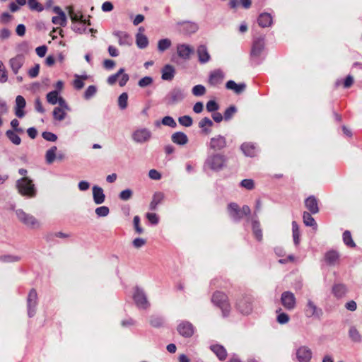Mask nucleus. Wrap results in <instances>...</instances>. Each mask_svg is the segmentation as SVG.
I'll list each match as a JSON object with an SVG mask.
<instances>
[{"mask_svg": "<svg viewBox=\"0 0 362 362\" xmlns=\"http://www.w3.org/2000/svg\"><path fill=\"white\" fill-rule=\"evenodd\" d=\"M240 186L247 189L251 190L254 188L255 183L252 179H245L241 181Z\"/></svg>", "mask_w": 362, "mask_h": 362, "instance_id": "nucleus-63", "label": "nucleus"}, {"mask_svg": "<svg viewBox=\"0 0 362 362\" xmlns=\"http://www.w3.org/2000/svg\"><path fill=\"white\" fill-rule=\"evenodd\" d=\"M150 325L154 327H160L163 325V319L159 316L152 315L149 320Z\"/></svg>", "mask_w": 362, "mask_h": 362, "instance_id": "nucleus-59", "label": "nucleus"}, {"mask_svg": "<svg viewBox=\"0 0 362 362\" xmlns=\"http://www.w3.org/2000/svg\"><path fill=\"white\" fill-rule=\"evenodd\" d=\"M8 140L14 145L18 146L21 143V139L14 131L8 129L5 133Z\"/></svg>", "mask_w": 362, "mask_h": 362, "instance_id": "nucleus-42", "label": "nucleus"}, {"mask_svg": "<svg viewBox=\"0 0 362 362\" xmlns=\"http://www.w3.org/2000/svg\"><path fill=\"white\" fill-rule=\"evenodd\" d=\"M264 47V42L263 38H258L253 42L251 57H258L260 56Z\"/></svg>", "mask_w": 362, "mask_h": 362, "instance_id": "nucleus-23", "label": "nucleus"}, {"mask_svg": "<svg viewBox=\"0 0 362 362\" xmlns=\"http://www.w3.org/2000/svg\"><path fill=\"white\" fill-rule=\"evenodd\" d=\"M119 78V85L121 87L124 86L129 79V75L127 74H124V69L123 68L119 69L116 74L110 75L107 78V82L109 85L112 86L116 83Z\"/></svg>", "mask_w": 362, "mask_h": 362, "instance_id": "nucleus-13", "label": "nucleus"}, {"mask_svg": "<svg viewBox=\"0 0 362 362\" xmlns=\"http://www.w3.org/2000/svg\"><path fill=\"white\" fill-rule=\"evenodd\" d=\"M152 136L151 130L147 128H139L134 130L132 134V140L137 144H144L148 142Z\"/></svg>", "mask_w": 362, "mask_h": 362, "instance_id": "nucleus-9", "label": "nucleus"}, {"mask_svg": "<svg viewBox=\"0 0 362 362\" xmlns=\"http://www.w3.org/2000/svg\"><path fill=\"white\" fill-rule=\"evenodd\" d=\"M343 241L346 245L350 247H354L356 246L355 243L352 240L351 233L349 230H346L344 232Z\"/></svg>", "mask_w": 362, "mask_h": 362, "instance_id": "nucleus-50", "label": "nucleus"}, {"mask_svg": "<svg viewBox=\"0 0 362 362\" xmlns=\"http://www.w3.org/2000/svg\"><path fill=\"white\" fill-rule=\"evenodd\" d=\"M292 233L293 243L295 245H298L300 243V230L296 221L292 222Z\"/></svg>", "mask_w": 362, "mask_h": 362, "instance_id": "nucleus-44", "label": "nucleus"}, {"mask_svg": "<svg viewBox=\"0 0 362 362\" xmlns=\"http://www.w3.org/2000/svg\"><path fill=\"white\" fill-rule=\"evenodd\" d=\"M21 260V257L18 255L6 254L0 255V262L3 263H14Z\"/></svg>", "mask_w": 362, "mask_h": 362, "instance_id": "nucleus-37", "label": "nucleus"}, {"mask_svg": "<svg viewBox=\"0 0 362 362\" xmlns=\"http://www.w3.org/2000/svg\"><path fill=\"white\" fill-rule=\"evenodd\" d=\"M52 22L55 25H59L61 26L64 27L66 25L67 18H66V15H63L62 16H53L52 18Z\"/></svg>", "mask_w": 362, "mask_h": 362, "instance_id": "nucleus-52", "label": "nucleus"}, {"mask_svg": "<svg viewBox=\"0 0 362 362\" xmlns=\"http://www.w3.org/2000/svg\"><path fill=\"white\" fill-rule=\"evenodd\" d=\"M226 87L228 90H233L236 94H240L245 90L246 85L244 83L237 84L234 81L230 80L226 83Z\"/></svg>", "mask_w": 362, "mask_h": 362, "instance_id": "nucleus-33", "label": "nucleus"}, {"mask_svg": "<svg viewBox=\"0 0 362 362\" xmlns=\"http://www.w3.org/2000/svg\"><path fill=\"white\" fill-rule=\"evenodd\" d=\"M303 223L305 226L313 227L314 229H317V223L311 216V213L304 211L303 215Z\"/></svg>", "mask_w": 362, "mask_h": 362, "instance_id": "nucleus-40", "label": "nucleus"}, {"mask_svg": "<svg viewBox=\"0 0 362 362\" xmlns=\"http://www.w3.org/2000/svg\"><path fill=\"white\" fill-rule=\"evenodd\" d=\"M37 305V293L35 289L30 291L27 298V310L29 317H33L36 313Z\"/></svg>", "mask_w": 362, "mask_h": 362, "instance_id": "nucleus-14", "label": "nucleus"}, {"mask_svg": "<svg viewBox=\"0 0 362 362\" xmlns=\"http://www.w3.org/2000/svg\"><path fill=\"white\" fill-rule=\"evenodd\" d=\"M86 21L83 22H79L78 23H74L71 26V29L79 34H82L86 31V28L85 27Z\"/></svg>", "mask_w": 362, "mask_h": 362, "instance_id": "nucleus-54", "label": "nucleus"}, {"mask_svg": "<svg viewBox=\"0 0 362 362\" xmlns=\"http://www.w3.org/2000/svg\"><path fill=\"white\" fill-rule=\"evenodd\" d=\"M214 123L209 117H204L199 122V127L202 129V133L208 135L211 133V127Z\"/></svg>", "mask_w": 362, "mask_h": 362, "instance_id": "nucleus-31", "label": "nucleus"}, {"mask_svg": "<svg viewBox=\"0 0 362 362\" xmlns=\"http://www.w3.org/2000/svg\"><path fill=\"white\" fill-rule=\"evenodd\" d=\"M162 124L165 126H168L172 128L177 127V123L175 119L170 116H165L162 119Z\"/></svg>", "mask_w": 362, "mask_h": 362, "instance_id": "nucleus-60", "label": "nucleus"}, {"mask_svg": "<svg viewBox=\"0 0 362 362\" xmlns=\"http://www.w3.org/2000/svg\"><path fill=\"white\" fill-rule=\"evenodd\" d=\"M296 358L298 362H309L313 356L311 349L307 346H301L296 349Z\"/></svg>", "mask_w": 362, "mask_h": 362, "instance_id": "nucleus-16", "label": "nucleus"}, {"mask_svg": "<svg viewBox=\"0 0 362 362\" xmlns=\"http://www.w3.org/2000/svg\"><path fill=\"white\" fill-rule=\"evenodd\" d=\"M257 22L262 28L269 27L273 23V18L269 13H262L259 16Z\"/></svg>", "mask_w": 362, "mask_h": 362, "instance_id": "nucleus-29", "label": "nucleus"}, {"mask_svg": "<svg viewBox=\"0 0 362 362\" xmlns=\"http://www.w3.org/2000/svg\"><path fill=\"white\" fill-rule=\"evenodd\" d=\"M128 94L122 93L118 98V106L121 110H124L127 107Z\"/></svg>", "mask_w": 362, "mask_h": 362, "instance_id": "nucleus-51", "label": "nucleus"}, {"mask_svg": "<svg viewBox=\"0 0 362 362\" xmlns=\"http://www.w3.org/2000/svg\"><path fill=\"white\" fill-rule=\"evenodd\" d=\"M95 212L98 217H105L109 214L110 209L106 206H102L96 208Z\"/></svg>", "mask_w": 362, "mask_h": 362, "instance_id": "nucleus-58", "label": "nucleus"}, {"mask_svg": "<svg viewBox=\"0 0 362 362\" xmlns=\"http://www.w3.org/2000/svg\"><path fill=\"white\" fill-rule=\"evenodd\" d=\"M25 62V56L23 54H18L11 57L8 61V66L14 75L19 74L21 69Z\"/></svg>", "mask_w": 362, "mask_h": 362, "instance_id": "nucleus-11", "label": "nucleus"}, {"mask_svg": "<svg viewBox=\"0 0 362 362\" xmlns=\"http://www.w3.org/2000/svg\"><path fill=\"white\" fill-rule=\"evenodd\" d=\"M97 93V88L95 86L91 85L89 86L84 93V98L86 100H90L93 98Z\"/></svg>", "mask_w": 362, "mask_h": 362, "instance_id": "nucleus-55", "label": "nucleus"}, {"mask_svg": "<svg viewBox=\"0 0 362 362\" xmlns=\"http://www.w3.org/2000/svg\"><path fill=\"white\" fill-rule=\"evenodd\" d=\"M325 260L328 265L334 266L339 262V254L336 250H329L325 253Z\"/></svg>", "mask_w": 362, "mask_h": 362, "instance_id": "nucleus-26", "label": "nucleus"}, {"mask_svg": "<svg viewBox=\"0 0 362 362\" xmlns=\"http://www.w3.org/2000/svg\"><path fill=\"white\" fill-rule=\"evenodd\" d=\"M207 146L214 152L221 151L227 146L226 139L222 135H216L210 139Z\"/></svg>", "mask_w": 362, "mask_h": 362, "instance_id": "nucleus-10", "label": "nucleus"}, {"mask_svg": "<svg viewBox=\"0 0 362 362\" xmlns=\"http://www.w3.org/2000/svg\"><path fill=\"white\" fill-rule=\"evenodd\" d=\"M67 9L69 11V14L71 21L73 22V24L78 23L79 22H83L85 21L82 19V15H78L74 13L73 8L71 6L68 7Z\"/></svg>", "mask_w": 362, "mask_h": 362, "instance_id": "nucleus-47", "label": "nucleus"}, {"mask_svg": "<svg viewBox=\"0 0 362 362\" xmlns=\"http://www.w3.org/2000/svg\"><path fill=\"white\" fill-rule=\"evenodd\" d=\"M17 187L21 194L28 197H34L36 195V189L33 181L25 177L17 181Z\"/></svg>", "mask_w": 362, "mask_h": 362, "instance_id": "nucleus-2", "label": "nucleus"}, {"mask_svg": "<svg viewBox=\"0 0 362 362\" xmlns=\"http://www.w3.org/2000/svg\"><path fill=\"white\" fill-rule=\"evenodd\" d=\"M171 140L174 144L180 146L185 145L189 141L187 136L182 132L173 133L171 136Z\"/></svg>", "mask_w": 362, "mask_h": 362, "instance_id": "nucleus-28", "label": "nucleus"}, {"mask_svg": "<svg viewBox=\"0 0 362 362\" xmlns=\"http://www.w3.org/2000/svg\"><path fill=\"white\" fill-rule=\"evenodd\" d=\"M185 98V93L180 88L172 89L165 98L168 105H174L182 101Z\"/></svg>", "mask_w": 362, "mask_h": 362, "instance_id": "nucleus-15", "label": "nucleus"}, {"mask_svg": "<svg viewBox=\"0 0 362 362\" xmlns=\"http://www.w3.org/2000/svg\"><path fill=\"white\" fill-rule=\"evenodd\" d=\"M136 43L139 48L144 49L148 45V40L145 35L138 33L136 35Z\"/></svg>", "mask_w": 362, "mask_h": 362, "instance_id": "nucleus-39", "label": "nucleus"}, {"mask_svg": "<svg viewBox=\"0 0 362 362\" xmlns=\"http://www.w3.org/2000/svg\"><path fill=\"white\" fill-rule=\"evenodd\" d=\"M305 206L313 214H315L319 211L318 202L314 196H310L305 200Z\"/></svg>", "mask_w": 362, "mask_h": 362, "instance_id": "nucleus-27", "label": "nucleus"}, {"mask_svg": "<svg viewBox=\"0 0 362 362\" xmlns=\"http://www.w3.org/2000/svg\"><path fill=\"white\" fill-rule=\"evenodd\" d=\"M281 303L287 310H293L296 307V298L291 291H284L281 296Z\"/></svg>", "mask_w": 362, "mask_h": 362, "instance_id": "nucleus-12", "label": "nucleus"}, {"mask_svg": "<svg viewBox=\"0 0 362 362\" xmlns=\"http://www.w3.org/2000/svg\"><path fill=\"white\" fill-rule=\"evenodd\" d=\"M8 81V74L6 67L2 61L0 60V83H4Z\"/></svg>", "mask_w": 362, "mask_h": 362, "instance_id": "nucleus-57", "label": "nucleus"}, {"mask_svg": "<svg viewBox=\"0 0 362 362\" xmlns=\"http://www.w3.org/2000/svg\"><path fill=\"white\" fill-rule=\"evenodd\" d=\"M113 35L118 38V43L120 46H130L132 43L131 37L125 32L117 30Z\"/></svg>", "mask_w": 362, "mask_h": 362, "instance_id": "nucleus-22", "label": "nucleus"}, {"mask_svg": "<svg viewBox=\"0 0 362 362\" xmlns=\"http://www.w3.org/2000/svg\"><path fill=\"white\" fill-rule=\"evenodd\" d=\"M206 110L209 112H215L218 110L219 105L214 100H209L207 102L206 105Z\"/></svg>", "mask_w": 362, "mask_h": 362, "instance_id": "nucleus-62", "label": "nucleus"}, {"mask_svg": "<svg viewBox=\"0 0 362 362\" xmlns=\"http://www.w3.org/2000/svg\"><path fill=\"white\" fill-rule=\"evenodd\" d=\"M228 211L230 217L235 221H239L243 218L241 209L236 203H230L228 205Z\"/></svg>", "mask_w": 362, "mask_h": 362, "instance_id": "nucleus-21", "label": "nucleus"}, {"mask_svg": "<svg viewBox=\"0 0 362 362\" xmlns=\"http://www.w3.org/2000/svg\"><path fill=\"white\" fill-rule=\"evenodd\" d=\"M178 122L180 125L183 127H189L193 124V119L189 115H184L178 118Z\"/></svg>", "mask_w": 362, "mask_h": 362, "instance_id": "nucleus-48", "label": "nucleus"}, {"mask_svg": "<svg viewBox=\"0 0 362 362\" xmlns=\"http://www.w3.org/2000/svg\"><path fill=\"white\" fill-rule=\"evenodd\" d=\"M57 151V147L54 146L49 148L45 153V160L47 164H52L54 163L57 155L56 152Z\"/></svg>", "mask_w": 362, "mask_h": 362, "instance_id": "nucleus-41", "label": "nucleus"}, {"mask_svg": "<svg viewBox=\"0 0 362 362\" xmlns=\"http://www.w3.org/2000/svg\"><path fill=\"white\" fill-rule=\"evenodd\" d=\"M133 299L139 309L146 310L150 306L145 292L139 287L134 288Z\"/></svg>", "mask_w": 362, "mask_h": 362, "instance_id": "nucleus-8", "label": "nucleus"}, {"mask_svg": "<svg viewBox=\"0 0 362 362\" xmlns=\"http://www.w3.org/2000/svg\"><path fill=\"white\" fill-rule=\"evenodd\" d=\"M16 214L18 220L23 224L31 228L40 227L39 221L31 214L25 213L22 209H17Z\"/></svg>", "mask_w": 362, "mask_h": 362, "instance_id": "nucleus-6", "label": "nucleus"}, {"mask_svg": "<svg viewBox=\"0 0 362 362\" xmlns=\"http://www.w3.org/2000/svg\"><path fill=\"white\" fill-rule=\"evenodd\" d=\"M349 337L355 343L362 342V335L356 326H351L348 332Z\"/></svg>", "mask_w": 362, "mask_h": 362, "instance_id": "nucleus-34", "label": "nucleus"}, {"mask_svg": "<svg viewBox=\"0 0 362 362\" xmlns=\"http://www.w3.org/2000/svg\"><path fill=\"white\" fill-rule=\"evenodd\" d=\"M153 81L152 77L145 76L138 81V86L141 88H145L151 86L153 83Z\"/></svg>", "mask_w": 362, "mask_h": 362, "instance_id": "nucleus-61", "label": "nucleus"}, {"mask_svg": "<svg viewBox=\"0 0 362 362\" xmlns=\"http://www.w3.org/2000/svg\"><path fill=\"white\" fill-rule=\"evenodd\" d=\"M252 228L253 235H255V238L258 241H261L262 240V231L260 228V223L257 220H252Z\"/></svg>", "mask_w": 362, "mask_h": 362, "instance_id": "nucleus-38", "label": "nucleus"}, {"mask_svg": "<svg viewBox=\"0 0 362 362\" xmlns=\"http://www.w3.org/2000/svg\"><path fill=\"white\" fill-rule=\"evenodd\" d=\"M197 53L198 55L199 61L201 64H206L209 62L211 57L209 54L207 47L204 45L198 46L197 49Z\"/></svg>", "mask_w": 362, "mask_h": 362, "instance_id": "nucleus-25", "label": "nucleus"}, {"mask_svg": "<svg viewBox=\"0 0 362 362\" xmlns=\"http://www.w3.org/2000/svg\"><path fill=\"white\" fill-rule=\"evenodd\" d=\"M194 96H202L206 93V88L203 85H196L192 89Z\"/></svg>", "mask_w": 362, "mask_h": 362, "instance_id": "nucleus-56", "label": "nucleus"}, {"mask_svg": "<svg viewBox=\"0 0 362 362\" xmlns=\"http://www.w3.org/2000/svg\"><path fill=\"white\" fill-rule=\"evenodd\" d=\"M171 45V40L168 38L160 40L158 42V49L159 52H163L170 48Z\"/></svg>", "mask_w": 362, "mask_h": 362, "instance_id": "nucleus-46", "label": "nucleus"}, {"mask_svg": "<svg viewBox=\"0 0 362 362\" xmlns=\"http://www.w3.org/2000/svg\"><path fill=\"white\" fill-rule=\"evenodd\" d=\"M211 301L215 305L220 308L224 317L229 315L230 306L228 302V297L225 293L220 291L215 292L212 296Z\"/></svg>", "mask_w": 362, "mask_h": 362, "instance_id": "nucleus-3", "label": "nucleus"}, {"mask_svg": "<svg viewBox=\"0 0 362 362\" xmlns=\"http://www.w3.org/2000/svg\"><path fill=\"white\" fill-rule=\"evenodd\" d=\"M226 156L221 153L213 152L209 153L204 160L203 168L204 170L220 172L227 165Z\"/></svg>", "mask_w": 362, "mask_h": 362, "instance_id": "nucleus-1", "label": "nucleus"}, {"mask_svg": "<svg viewBox=\"0 0 362 362\" xmlns=\"http://www.w3.org/2000/svg\"><path fill=\"white\" fill-rule=\"evenodd\" d=\"M132 196V191L130 189L122 190L119 195L120 199L123 201L129 200Z\"/></svg>", "mask_w": 362, "mask_h": 362, "instance_id": "nucleus-64", "label": "nucleus"}, {"mask_svg": "<svg viewBox=\"0 0 362 362\" xmlns=\"http://www.w3.org/2000/svg\"><path fill=\"white\" fill-rule=\"evenodd\" d=\"M59 97V92L57 90L50 91L46 95L47 101L51 105L57 104Z\"/></svg>", "mask_w": 362, "mask_h": 362, "instance_id": "nucleus-43", "label": "nucleus"}, {"mask_svg": "<svg viewBox=\"0 0 362 362\" xmlns=\"http://www.w3.org/2000/svg\"><path fill=\"white\" fill-rule=\"evenodd\" d=\"M177 330L180 335L187 338L193 335L194 327L188 321H182L178 324Z\"/></svg>", "mask_w": 362, "mask_h": 362, "instance_id": "nucleus-17", "label": "nucleus"}, {"mask_svg": "<svg viewBox=\"0 0 362 362\" xmlns=\"http://www.w3.org/2000/svg\"><path fill=\"white\" fill-rule=\"evenodd\" d=\"M304 314L308 318L320 319L323 315V310L318 307L315 303L311 300L308 299L303 309Z\"/></svg>", "mask_w": 362, "mask_h": 362, "instance_id": "nucleus-5", "label": "nucleus"}, {"mask_svg": "<svg viewBox=\"0 0 362 362\" xmlns=\"http://www.w3.org/2000/svg\"><path fill=\"white\" fill-rule=\"evenodd\" d=\"M252 300L251 296H243L236 302L237 309L243 315H249L252 311Z\"/></svg>", "mask_w": 362, "mask_h": 362, "instance_id": "nucleus-7", "label": "nucleus"}, {"mask_svg": "<svg viewBox=\"0 0 362 362\" xmlns=\"http://www.w3.org/2000/svg\"><path fill=\"white\" fill-rule=\"evenodd\" d=\"M237 112V108L234 105H231L228 107L224 113L223 117L226 121L230 120Z\"/></svg>", "mask_w": 362, "mask_h": 362, "instance_id": "nucleus-53", "label": "nucleus"}, {"mask_svg": "<svg viewBox=\"0 0 362 362\" xmlns=\"http://www.w3.org/2000/svg\"><path fill=\"white\" fill-rule=\"evenodd\" d=\"M26 105V101L22 95H18L15 100V115L18 118H23L25 115L24 108Z\"/></svg>", "mask_w": 362, "mask_h": 362, "instance_id": "nucleus-20", "label": "nucleus"}, {"mask_svg": "<svg viewBox=\"0 0 362 362\" xmlns=\"http://www.w3.org/2000/svg\"><path fill=\"white\" fill-rule=\"evenodd\" d=\"M193 53L194 48L189 45L183 43L177 45V54L182 59H189Z\"/></svg>", "mask_w": 362, "mask_h": 362, "instance_id": "nucleus-18", "label": "nucleus"}, {"mask_svg": "<svg viewBox=\"0 0 362 362\" xmlns=\"http://www.w3.org/2000/svg\"><path fill=\"white\" fill-rule=\"evenodd\" d=\"M240 149L246 156L254 157L256 155V146L252 143L243 144Z\"/></svg>", "mask_w": 362, "mask_h": 362, "instance_id": "nucleus-36", "label": "nucleus"}, {"mask_svg": "<svg viewBox=\"0 0 362 362\" xmlns=\"http://www.w3.org/2000/svg\"><path fill=\"white\" fill-rule=\"evenodd\" d=\"M161 78L165 81H171L175 76V69L173 66L166 64L161 70Z\"/></svg>", "mask_w": 362, "mask_h": 362, "instance_id": "nucleus-30", "label": "nucleus"}, {"mask_svg": "<svg viewBox=\"0 0 362 362\" xmlns=\"http://www.w3.org/2000/svg\"><path fill=\"white\" fill-rule=\"evenodd\" d=\"M211 350L216 355L221 361H224L227 357V352L226 349L219 344L211 345Z\"/></svg>", "mask_w": 362, "mask_h": 362, "instance_id": "nucleus-35", "label": "nucleus"}, {"mask_svg": "<svg viewBox=\"0 0 362 362\" xmlns=\"http://www.w3.org/2000/svg\"><path fill=\"white\" fill-rule=\"evenodd\" d=\"M65 110L59 107H54L53 110V117L55 120L62 121L65 119L66 113Z\"/></svg>", "mask_w": 362, "mask_h": 362, "instance_id": "nucleus-45", "label": "nucleus"}, {"mask_svg": "<svg viewBox=\"0 0 362 362\" xmlns=\"http://www.w3.org/2000/svg\"><path fill=\"white\" fill-rule=\"evenodd\" d=\"M28 5L30 10L41 12L44 10L43 6L37 0H28Z\"/></svg>", "mask_w": 362, "mask_h": 362, "instance_id": "nucleus-49", "label": "nucleus"}, {"mask_svg": "<svg viewBox=\"0 0 362 362\" xmlns=\"http://www.w3.org/2000/svg\"><path fill=\"white\" fill-rule=\"evenodd\" d=\"M175 27L180 33L187 36L194 34L199 30L197 23L189 21H178L176 23Z\"/></svg>", "mask_w": 362, "mask_h": 362, "instance_id": "nucleus-4", "label": "nucleus"}, {"mask_svg": "<svg viewBox=\"0 0 362 362\" xmlns=\"http://www.w3.org/2000/svg\"><path fill=\"white\" fill-rule=\"evenodd\" d=\"M348 292L346 286L343 284H336L332 287V293L334 296L337 298H341L344 297Z\"/></svg>", "mask_w": 362, "mask_h": 362, "instance_id": "nucleus-32", "label": "nucleus"}, {"mask_svg": "<svg viewBox=\"0 0 362 362\" xmlns=\"http://www.w3.org/2000/svg\"><path fill=\"white\" fill-rule=\"evenodd\" d=\"M225 77L224 73L221 69H216L209 74L208 82L210 86L216 87L221 84Z\"/></svg>", "mask_w": 362, "mask_h": 362, "instance_id": "nucleus-19", "label": "nucleus"}, {"mask_svg": "<svg viewBox=\"0 0 362 362\" xmlns=\"http://www.w3.org/2000/svg\"><path fill=\"white\" fill-rule=\"evenodd\" d=\"M93 190V199L96 204H101L105 200V195L104 194L103 189L102 187L94 185L92 188Z\"/></svg>", "mask_w": 362, "mask_h": 362, "instance_id": "nucleus-24", "label": "nucleus"}]
</instances>
